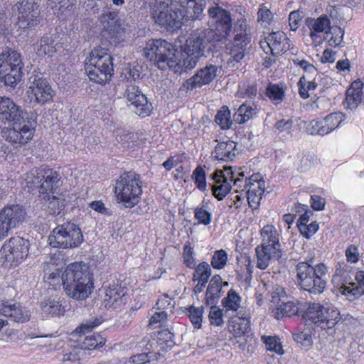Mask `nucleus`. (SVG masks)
<instances>
[{
  "label": "nucleus",
  "mask_w": 364,
  "mask_h": 364,
  "mask_svg": "<svg viewBox=\"0 0 364 364\" xmlns=\"http://www.w3.org/2000/svg\"><path fill=\"white\" fill-rule=\"evenodd\" d=\"M220 68L214 64L208 63L198 69L195 74L187 79L183 87L188 90H193L209 85L217 77Z\"/></svg>",
  "instance_id": "nucleus-19"
},
{
  "label": "nucleus",
  "mask_w": 364,
  "mask_h": 364,
  "mask_svg": "<svg viewBox=\"0 0 364 364\" xmlns=\"http://www.w3.org/2000/svg\"><path fill=\"white\" fill-rule=\"evenodd\" d=\"M183 263L188 268L193 269L196 266L195 257H193V249L190 242H186L183 247Z\"/></svg>",
  "instance_id": "nucleus-55"
},
{
  "label": "nucleus",
  "mask_w": 364,
  "mask_h": 364,
  "mask_svg": "<svg viewBox=\"0 0 364 364\" xmlns=\"http://www.w3.org/2000/svg\"><path fill=\"white\" fill-rule=\"evenodd\" d=\"M15 6L18 11L17 25L19 28L25 30L39 24L40 11L34 0H19Z\"/></svg>",
  "instance_id": "nucleus-18"
},
{
  "label": "nucleus",
  "mask_w": 364,
  "mask_h": 364,
  "mask_svg": "<svg viewBox=\"0 0 364 364\" xmlns=\"http://www.w3.org/2000/svg\"><path fill=\"white\" fill-rule=\"evenodd\" d=\"M58 43L50 34H45L40 41V47L38 50L39 55H53L58 50Z\"/></svg>",
  "instance_id": "nucleus-38"
},
{
  "label": "nucleus",
  "mask_w": 364,
  "mask_h": 364,
  "mask_svg": "<svg viewBox=\"0 0 364 364\" xmlns=\"http://www.w3.org/2000/svg\"><path fill=\"white\" fill-rule=\"evenodd\" d=\"M215 33L210 28H198L192 31L181 46L180 64L182 73L193 70L202 57H207L213 52V43L218 42Z\"/></svg>",
  "instance_id": "nucleus-3"
},
{
  "label": "nucleus",
  "mask_w": 364,
  "mask_h": 364,
  "mask_svg": "<svg viewBox=\"0 0 364 364\" xmlns=\"http://www.w3.org/2000/svg\"><path fill=\"white\" fill-rule=\"evenodd\" d=\"M156 341V343L161 347V349L164 350L171 349L176 345L174 335L168 328H163L158 331Z\"/></svg>",
  "instance_id": "nucleus-40"
},
{
  "label": "nucleus",
  "mask_w": 364,
  "mask_h": 364,
  "mask_svg": "<svg viewBox=\"0 0 364 364\" xmlns=\"http://www.w3.org/2000/svg\"><path fill=\"white\" fill-rule=\"evenodd\" d=\"M264 181L261 179L259 173L253 174L249 178H245L244 189L247 195L249 206L252 210L259 208L262 196L264 193Z\"/></svg>",
  "instance_id": "nucleus-20"
},
{
  "label": "nucleus",
  "mask_w": 364,
  "mask_h": 364,
  "mask_svg": "<svg viewBox=\"0 0 364 364\" xmlns=\"http://www.w3.org/2000/svg\"><path fill=\"white\" fill-rule=\"evenodd\" d=\"M0 314L17 323L27 322L31 318V313L26 307L11 300L2 301L0 304Z\"/></svg>",
  "instance_id": "nucleus-21"
},
{
  "label": "nucleus",
  "mask_w": 364,
  "mask_h": 364,
  "mask_svg": "<svg viewBox=\"0 0 364 364\" xmlns=\"http://www.w3.org/2000/svg\"><path fill=\"white\" fill-rule=\"evenodd\" d=\"M26 215V209L19 204L7 205L0 210V241L23 223Z\"/></svg>",
  "instance_id": "nucleus-15"
},
{
  "label": "nucleus",
  "mask_w": 364,
  "mask_h": 364,
  "mask_svg": "<svg viewBox=\"0 0 364 364\" xmlns=\"http://www.w3.org/2000/svg\"><path fill=\"white\" fill-rule=\"evenodd\" d=\"M78 346L83 350H94L102 347L105 339L99 333H92L78 341Z\"/></svg>",
  "instance_id": "nucleus-36"
},
{
  "label": "nucleus",
  "mask_w": 364,
  "mask_h": 364,
  "mask_svg": "<svg viewBox=\"0 0 364 364\" xmlns=\"http://www.w3.org/2000/svg\"><path fill=\"white\" fill-rule=\"evenodd\" d=\"M24 179L31 188L39 187L40 200L50 199V195L58 194L61 185L59 173L46 167L32 168Z\"/></svg>",
  "instance_id": "nucleus-9"
},
{
  "label": "nucleus",
  "mask_w": 364,
  "mask_h": 364,
  "mask_svg": "<svg viewBox=\"0 0 364 364\" xmlns=\"http://www.w3.org/2000/svg\"><path fill=\"white\" fill-rule=\"evenodd\" d=\"M192 178L198 190L203 192L207 191L206 173L200 165L197 166L193 170Z\"/></svg>",
  "instance_id": "nucleus-47"
},
{
  "label": "nucleus",
  "mask_w": 364,
  "mask_h": 364,
  "mask_svg": "<svg viewBox=\"0 0 364 364\" xmlns=\"http://www.w3.org/2000/svg\"><path fill=\"white\" fill-rule=\"evenodd\" d=\"M30 242L28 240L17 236L9 239L1 250V258L5 267H16L28 255Z\"/></svg>",
  "instance_id": "nucleus-14"
},
{
  "label": "nucleus",
  "mask_w": 364,
  "mask_h": 364,
  "mask_svg": "<svg viewBox=\"0 0 364 364\" xmlns=\"http://www.w3.org/2000/svg\"><path fill=\"white\" fill-rule=\"evenodd\" d=\"M102 322V318H92L85 321L80 326H78L74 331V333L79 334L82 338L86 333L91 331L93 328L97 327Z\"/></svg>",
  "instance_id": "nucleus-50"
},
{
  "label": "nucleus",
  "mask_w": 364,
  "mask_h": 364,
  "mask_svg": "<svg viewBox=\"0 0 364 364\" xmlns=\"http://www.w3.org/2000/svg\"><path fill=\"white\" fill-rule=\"evenodd\" d=\"M355 279L357 283H349L348 285L343 284L340 290L343 294L350 300H354L364 295V271H357Z\"/></svg>",
  "instance_id": "nucleus-26"
},
{
  "label": "nucleus",
  "mask_w": 364,
  "mask_h": 364,
  "mask_svg": "<svg viewBox=\"0 0 364 364\" xmlns=\"http://www.w3.org/2000/svg\"><path fill=\"white\" fill-rule=\"evenodd\" d=\"M112 60L107 49L100 46L95 48L85 65L90 80L100 85L109 82L114 73Z\"/></svg>",
  "instance_id": "nucleus-7"
},
{
  "label": "nucleus",
  "mask_w": 364,
  "mask_h": 364,
  "mask_svg": "<svg viewBox=\"0 0 364 364\" xmlns=\"http://www.w3.org/2000/svg\"><path fill=\"white\" fill-rule=\"evenodd\" d=\"M64 199L53 195H50V199L46 198V200H41V203L47 204L46 211L49 215H59L64 209Z\"/></svg>",
  "instance_id": "nucleus-43"
},
{
  "label": "nucleus",
  "mask_w": 364,
  "mask_h": 364,
  "mask_svg": "<svg viewBox=\"0 0 364 364\" xmlns=\"http://www.w3.org/2000/svg\"><path fill=\"white\" fill-rule=\"evenodd\" d=\"M141 176L134 171H124L116 180L114 194L119 204L127 208L136 205L142 194Z\"/></svg>",
  "instance_id": "nucleus-8"
},
{
  "label": "nucleus",
  "mask_w": 364,
  "mask_h": 364,
  "mask_svg": "<svg viewBox=\"0 0 364 364\" xmlns=\"http://www.w3.org/2000/svg\"><path fill=\"white\" fill-rule=\"evenodd\" d=\"M345 256L348 262H358L360 257L358 247L355 245H348L345 251Z\"/></svg>",
  "instance_id": "nucleus-61"
},
{
  "label": "nucleus",
  "mask_w": 364,
  "mask_h": 364,
  "mask_svg": "<svg viewBox=\"0 0 364 364\" xmlns=\"http://www.w3.org/2000/svg\"><path fill=\"white\" fill-rule=\"evenodd\" d=\"M194 218L198 220V224L208 225L212 221V213L203 205L194 209Z\"/></svg>",
  "instance_id": "nucleus-54"
},
{
  "label": "nucleus",
  "mask_w": 364,
  "mask_h": 364,
  "mask_svg": "<svg viewBox=\"0 0 364 364\" xmlns=\"http://www.w3.org/2000/svg\"><path fill=\"white\" fill-rule=\"evenodd\" d=\"M261 339L265 344L267 350L274 352L278 355L284 354V351L279 337L263 336Z\"/></svg>",
  "instance_id": "nucleus-49"
},
{
  "label": "nucleus",
  "mask_w": 364,
  "mask_h": 364,
  "mask_svg": "<svg viewBox=\"0 0 364 364\" xmlns=\"http://www.w3.org/2000/svg\"><path fill=\"white\" fill-rule=\"evenodd\" d=\"M24 65L21 54L14 48L8 46L0 50V68H9Z\"/></svg>",
  "instance_id": "nucleus-27"
},
{
  "label": "nucleus",
  "mask_w": 364,
  "mask_h": 364,
  "mask_svg": "<svg viewBox=\"0 0 364 364\" xmlns=\"http://www.w3.org/2000/svg\"><path fill=\"white\" fill-rule=\"evenodd\" d=\"M207 0H174L154 14L155 22L167 31L174 32L189 21L200 20L204 16Z\"/></svg>",
  "instance_id": "nucleus-2"
},
{
  "label": "nucleus",
  "mask_w": 364,
  "mask_h": 364,
  "mask_svg": "<svg viewBox=\"0 0 364 364\" xmlns=\"http://www.w3.org/2000/svg\"><path fill=\"white\" fill-rule=\"evenodd\" d=\"M187 313L191 322L196 329H200L202 326L203 315L204 312V307H196L194 306H190L186 308Z\"/></svg>",
  "instance_id": "nucleus-46"
},
{
  "label": "nucleus",
  "mask_w": 364,
  "mask_h": 364,
  "mask_svg": "<svg viewBox=\"0 0 364 364\" xmlns=\"http://www.w3.org/2000/svg\"><path fill=\"white\" fill-rule=\"evenodd\" d=\"M208 14L210 18L215 20V28L213 29L218 42L225 43L232 30L230 12L215 4L208 8Z\"/></svg>",
  "instance_id": "nucleus-17"
},
{
  "label": "nucleus",
  "mask_w": 364,
  "mask_h": 364,
  "mask_svg": "<svg viewBox=\"0 0 364 364\" xmlns=\"http://www.w3.org/2000/svg\"><path fill=\"white\" fill-rule=\"evenodd\" d=\"M273 18V14L269 9L265 6V4H262L257 11V21L262 25L264 24L265 26L269 25Z\"/></svg>",
  "instance_id": "nucleus-59"
},
{
  "label": "nucleus",
  "mask_w": 364,
  "mask_h": 364,
  "mask_svg": "<svg viewBox=\"0 0 364 364\" xmlns=\"http://www.w3.org/2000/svg\"><path fill=\"white\" fill-rule=\"evenodd\" d=\"M319 225L316 222H312L306 225H301L299 229L300 233L306 239H309L318 230Z\"/></svg>",
  "instance_id": "nucleus-62"
},
{
  "label": "nucleus",
  "mask_w": 364,
  "mask_h": 364,
  "mask_svg": "<svg viewBox=\"0 0 364 364\" xmlns=\"http://www.w3.org/2000/svg\"><path fill=\"white\" fill-rule=\"evenodd\" d=\"M237 146V143L232 140L221 141L215 146L212 155L218 161L230 162L240 154Z\"/></svg>",
  "instance_id": "nucleus-22"
},
{
  "label": "nucleus",
  "mask_w": 364,
  "mask_h": 364,
  "mask_svg": "<svg viewBox=\"0 0 364 364\" xmlns=\"http://www.w3.org/2000/svg\"><path fill=\"white\" fill-rule=\"evenodd\" d=\"M167 322V313L165 311H156L149 319V326L151 328L162 327Z\"/></svg>",
  "instance_id": "nucleus-57"
},
{
  "label": "nucleus",
  "mask_w": 364,
  "mask_h": 364,
  "mask_svg": "<svg viewBox=\"0 0 364 364\" xmlns=\"http://www.w3.org/2000/svg\"><path fill=\"white\" fill-rule=\"evenodd\" d=\"M27 95L33 105H44L53 102L55 95L49 80L39 75H32L28 79Z\"/></svg>",
  "instance_id": "nucleus-13"
},
{
  "label": "nucleus",
  "mask_w": 364,
  "mask_h": 364,
  "mask_svg": "<svg viewBox=\"0 0 364 364\" xmlns=\"http://www.w3.org/2000/svg\"><path fill=\"white\" fill-rule=\"evenodd\" d=\"M223 280L219 274H215L210 280L205 292L206 305L217 304L222 296Z\"/></svg>",
  "instance_id": "nucleus-30"
},
{
  "label": "nucleus",
  "mask_w": 364,
  "mask_h": 364,
  "mask_svg": "<svg viewBox=\"0 0 364 364\" xmlns=\"http://www.w3.org/2000/svg\"><path fill=\"white\" fill-rule=\"evenodd\" d=\"M363 83L360 80L352 82L346 90L343 105L347 109L354 110L362 102Z\"/></svg>",
  "instance_id": "nucleus-24"
},
{
  "label": "nucleus",
  "mask_w": 364,
  "mask_h": 364,
  "mask_svg": "<svg viewBox=\"0 0 364 364\" xmlns=\"http://www.w3.org/2000/svg\"><path fill=\"white\" fill-rule=\"evenodd\" d=\"M0 121L8 125L1 136L15 147L31 141L37 127V115L16 104L9 97H0Z\"/></svg>",
  "instance_id": "nucleus-1"
},
{
  "label": "nucleus",
  "mask_w": 364,
  "mask_h": 364,
  "mask_svg": "<svg viewBox=\"0 0 364 364\" xmlns=\"http://www.w3.org/2000/svg\"><path fill=\"white\" fill-rule=\"evenodd\" d=\"M276 311L274 313L277 319H280L284 316L291 317L298 314L299 307L294 301H282L280 304H277Z\"/></svg>",
  "instance_id": "nucleus-42"
},
{
  "label": "nucleus",
  "mask_w": 364,
  "mask_h": 364,
  "mask_svg": "<svg viewBox=\"0 0 364 364\" xmlns=\"http://www.w3.org/2000/svg\"><path fill=\"white\" fill-rule=\"evenodd\" d=\"M228 262V254L225 250L221 249L215 251L212 256L210 264L213 269H222Z\"/></svg>",
  "instance_id": "nucleus-53"
},
{
  "label": "nucleus",
  "mask_w": 364,
  "mask_h": 364,
  "mask_svg": "<svg viewBox=\"0 0 364 364\" xmlns=\"http://www.w3.org/2000/svg\"><path fill=\"white\" fill-rule=\"evenodd\" d=\"M128 299L127 290L118 285L109 286L106 288L105 305L108 308L116 309L122 304H126Z\"/></svg>",
  "instance_id": "nucleus-23"
},
{
  "label": "nucleus",
  "mask_w": 364,
  "mask_h": 364,
  "mask_svg": "<svg viewBox=\"0 0 364 364\" xmlns=\"http://www.w3.org/2000/svg\"><path fill=\"white\" fill-rule=\"evenodd\" d=\"M233 331L236 337H241L250 331V321L248 318L237 317L232 321Z\"/></svg>",
  "instance_id": "nucleus-48"
},
{
  "label": "nucleus",
  "mask_w": 364,
  "mask_h": 364,
  "mask_svg": "<svg viewBox=\"0 0 364 364\" xmlns=\"http://www.w3.org/2000/svg\"><path fill=\"white\" fill-rule=\"evenodd\" d=\"M41 309L45 313L52 316L63 315L65 311V306L63 305V301L55 297H50L42 302Z\"/></svg>",
  "instance_id": "nucleus-34"
},
{
  "label": "nucleus",
  "mask_w": 364,
  "mask_h": 364,
  "mask_svg": "<svg viewBox=\"0 0 364 364\" xmlns=\"http://www.w3.org/2000/svg\"><path fill=\"white\" fill-rule=\"evenodd\" d=\"M331 21L326 15H321L316 19L308 18L306 19V25L311 30V36H313V31L316 33H321L328 31L332 29L330 26Z\"/></svg>",
  "instance_id": "nucleus-35"
},
{
  "label": "nucleus",
  "mask_w": 364,
  "mask_h": 364,
  "mask_svg": "<svg viewBox=\"0 0 364 364\" xmlns=\"http://www.w3.org/2000/svg\"><path fill=\"white\" fill-rule=\"evenodd\" d=\"M259 109L255 103L242 104L233 114V120L237 124H244L257 117Z\"/></svg>",
  "instance_id": "nucleus-31"
},
{
  "label": "nucleus",
  "mask_w": 364,
  "mask_h": 364,
  "mask_svg": "<svg viewBox=\"0 0 364 364\" xmlns=\"http://www.w3.org/2000/svg\"><path fill=\"white\" fill-rule=\"evenodd\" d=\"M261 236L262 241L259 246L272 247L276 250H281V245L279 242V234L274 225H264L261 230Z\"/></svg>",
  "instance_id": "nucleus-32"
},
{
  "label": "nucleus",
  "mask_w": 364,
  "mask_h": 364,
  "mask_svg": "<svg viewBox=\"0 0 364 364\" xmlns=\"http://www.w3.org/2000/svg\"><path fill=\"white\" fill-rule=\"evenodd\" d=\"M44 277L43 279L46 283L48 284V289H56L62 284V273L58 269L55 268L54 271H48L44 267Z\"/></svg>",
  "instance_id": "nucleus-45"
},
{
  "label": "nucleus",
  "mask_w": 364,
  "mask_h": 364,
  "mask_svg": "<svg viewBox=\"0 0 364 364\" xmlns=\"http://www.w3.org/2000/svg\"><path fill=\"white\" fill-rule=\"evenodd\" d=\"M257 258V267L260 269H265L269 264L272 259H279L282 256L281 250H276L272 247H265L258 245L255 248Z\"/></svg>",
  "instance_id": "nucleus-29"
},
{
  "label": "nucleus",
  "mask_w": 364,
  "mask_h": 364,
  "mask_svg": "<svg viewBox=\"0 0 364 364\" xmlns=\"http://www.w3.org/2000/svg\"><path fill=\"white\" fill-rule=\"evenodd\" d=\"M83 240L81 228L72 221L58 225L48 237L50 245L55 248H75L80 246Z\"/></svg>",
  "instance_id": "nucleus-11"
},
{
  "label": "nucleus",
  "mask_w": 364,
  "mask_h": 364,
  "mask_svg": "<svg viewBox=\"0 0 364 364\" xmlns=\"http://www.w3.org/2000/svg\"><path fill=\"white\" fill-rule=\"evenodd\" d=\"M144 55L162 70L168 68L181 74L179 52L175 46L163 39L149 40Z\"/></svg>",
  "instance_id": "nucleus-6"
},
{
  "label": "nucleus",
  "mask_w": 364,
  "mask_h": 364,
  "mask_svg": "<svg viewBox=\"0 0 364 364\" xmlns=\"http://www.w3.org/2000/svg\"><path fill=\"white\" fill-rule=\"evenodd\" d=\"M302 17L303 12L299 10L293 11L290 13L289 16V24L291 31H296L298 29Z\"/></svg>",
  "instance_id": "nucleus-63"
},
{
  "label": "nucleus",
  "mask_w": 364,
  "mask_h": 364,
  "mask_svg": "<svg viewBox=\"0 0 364 364\" xmlns=\"http://www.w3.org/2000/svg\"><path fill=\"white\" fill-rule=\"evenodd\" d=\"M241 296L233 289H230L227 296L222 299V305L227 310L237 311L240 306Z\"/></svg>",
  "instance_id": "nucleus-44"
},
{
  "label": "nucleus",
  "mask_w": 364,
  "mask_h": 364,
  "mask_svg": "<svg viewBox=\"0 0 364 364\" xmlns=\"http://www.w3.org/2000/svg\"><path fill=\"white\" fill-rule=\"evenodd\" d=\"M24 65L0 68V81L6 87L14 88L22 79Z\"/></svg>",
  "instance_id": "nucleus-28"
},
{
  "label": "nucleus",
  "mask_w": 364,
  "mask_h": 364,
  "mask_svg": "<svg viewBox=\"0 0 364 364\" xmlns=\"http://www.w3.org/2000/svg\"><path fill=\"white\" fill-rule=\"evenodd\" d=\"M214 121L223 130L231 129L235 122L231 119V113L227 106L220 107L215 116Z\"/></svg>",
  "instance_id": "nucleus-39"
},
{
  "label": "nucleus",
  "mask_w": 364,
  "mask_h": 364,
  "mask_svg": "<svg viewBox=\"0 0 364 364\" xmlns=\"http://www.w3.org/2000/svg\"><path fill=\"white\" fill-rule=\"evenodd\" d=\"M296 284L301 291L310 295H318L323 292L327 282L328 267L323 263H318L313 258L301 261L296 265Z\"/></svg>",
  "instance_id": "nucleus-5"
},
{
  "label": "nucleus",
  "mask_w": 364,
  "mask_h": 364,
  "mask_svg": "<svg viewBox=\"0 0 364 364\" xmlns=\"http://www.w3.org/2000/svg\"><path fill=\"white\" fill-rule=\"evenodd\" d=\"M292 126H293L292 119H282L281 120L277 121L274 124V127L276 130L279 131V132H289L292 128Z\"/></svg>",
  "instance_id": "nucleus-64"
},
{
  "label": "nucleus",
  "mask_w": 364,
  "mask_h": 364,
  "mask_svg": "<svg viewBox=\"0 0 364 364\" xmlns=\"http://www.w3.org/2000/svg\"><path fill=\"white\" fill-rule=\"evenodd\" d=\"M286 88L287 87L284 84L269 82L266 88V95L277 105L283 101Z\"/></svg>",
  "instance_id": "nucleus-41"
},
{
  "label": "nucleus",
  "mask_w": 364,
  "mask_h": 364,
  "mask_svg": "<svg viewBox=\"0 0 364 364\" xmlns=\"http://www.w3.org/2000/svg\"><path fill=\"white\" fill-rule=\"evenodd\" d=\"M152 348L153 342H148L146 345V350H147L148 352L142 353L132 356L131 358L132 363L134 364H144L149 362L152 358V352L151 351Z\"/></svg>",
  "instance_id": "nucleus-58"
},
{
  "label": "nucleus",
  "mask_w": 364,
  "mask_h": 364,
  "mask_svg": "<svg viewBox=\"0 0 364 364\" xmlns=\"http://www.w3.org/2000/svg\"><path fill=\"white\" fill-rule=\"evenodd\" d=\"M325 119L332 132L341 125L346 119V114L342 112H333L326 116Z\"/></svg>",
  "instance_id": "nucleus-56"
},
{
  "label": "nucleus",
  "mask_w": 364,
  "mask_h": 364,
  "mask_svg": "<svg viewBox=\"0 0 364 364\" xmlns=\"http://www.w3.org/2000/svg\"><path fill=\"white\" fill-rule=\"evenodd\" d=\"M210 178L213 180V195L218 200H222L230 191L232 186L223 172L220 170L215 171L210 175Z\"/></svg>",
  "instance_id": "nucleus-25"
},
{
  "label": "nucleus",
  "mask_w": 364,
  "mask_h": 364,
  "mask_svg": "<svg viewBox=\"0 0 364 364\" xmlns=\"http://www.w3.org/2000/svg\"><path fill=\"white\" fill-rule=\"evenodd\" d=\"M326 33H332L333 36L328 41L329 45L333 46H340L343 41V36L345 33L344 29L338 27L336 28H332L331 30L328 31H325Z\"/></svg>",
  "instance_id": "nucleus-60"
},
{
  "label": "nucleus",
  "mask_w": 364,
  "mask_h": 364,
  "mask_svg": "<svg viewBox=\"0 0 364 364\" xmlns=\"http://www.w3.org/2000/svg\"><path fill=\"white\" fill-rule=\"evenodd\" d=\"M302 318L322 329L333 328L341 318L337 309L319 303H310Z\"/></svg>",
  "instance_id": "nucleus-12"
},
{
  "label": "nucleus",
  "mask_w": 364,
  "mask_h": 364,
  "mask_svg": "<svg viewBox=\"0 0 364 364\" xmlns=\"http://www.w3.org/2000/svg\"><path fill=\"white\" fill-rule=\"evenodd\" d=\"M211 273L212 271L209 264L206 262H202L199 263L197 267L196 266L193 280L194 282H196V279L208 281Z\"/></svg>",
  "instance_id": "nucleus-51"
},
{
  "label": "nucleus",
  "mask_w": 364,
  "mask_h": 364,
  "mask_svg": "<svg viewBox=\"0 0 364 364\" xmlns=\"http://www.w3.org/2000/svg\"><path fill=\"white\" fill-rule=\"evenodd\" d=\"M210 312L208 315L210 323L212 326H221L224 323L223 310L216 304H210Z\"/></svg>",
  "instance_id": "nucleus-52"
},
{
  "label": "nucleus",
  "mask_w": 364,
  "mask_h": 364,
  "mask_svg": "<svg viewBox=\"0 0 364 364\" xmlns=\"http://www.w3.org/2000/svg\"><path fill=\"white\" fill-rule=\"evenodd\" d=\"M292 337L301 348L307 350L313 344L312 330L309 328L297 329L295 332L292 333Z\"/></svg>",
  "instance_id": "nucleus-37"
},
{
  "label": "nucleus",
  "mask_w": 364,
  "mask_h": 364,
  "mask_svg": "<svg viewBox=\"0 0 364 364\" xmlns=\"http://www.w3.org/2000/svg\"><path fill=\"white\" fill-rule=\"evenodd\" d=\"M62 285L66 294L75 300H85L92 292V278L83 262L70 264L62 273Z\"/></svg>",
  "instance_id": "nucleus-4"
},
{
  "label": "nucleus",
  "mask_w": 364,
  "mask_h": 364,
  "mask_svg": "<svg viewBox=\"0 0 364 364\" xmlns=\"http://www.w3.org/2000/svg\"><path fill=\"white\" fill-rule=\"evenodd\" d=\"M237 32L232 41L226 44V49L232 61L240 63L245 55L250 53L251 48L252 35L250 28L245 25L244 28Z\"/></svg>",
  "instance_id": "nucleus-16"
},
{
  "label": "nucleus",
  "mask_w": 364,
  "mask_h": 364,
  "mask_svg": "<svg viewBox=\"0 0 364 364\" xmlns=\"http://www.w3.org/2000/svg\"><path fill=\"white\" fill-rule=\"evenodd\" d=\"M141 66L139 65L130 68L127 80L130 83L127 85L125 97L130 102L132 111L139 117L145 118L153 112L152 103L137 85L132 84V81L136 82L141 78Z\"/></svg>",
  "instance_id": "nucleus-10"
},
{
  "label": "nucleus",
  "mask_w": 364,
  "mask_h": 364,
  "mask_svg": "<svg viewBox=\"0 0 364 364\" xmlns=\"http://www.w3.org/2000/svg\"><path fill=\"white\" fill-rule=\"evenodd\" d=\"M284 39L289 40L282 31L272 32L265 38L264 43L272 55H276L285 50L282 44Z\"/></svg>",
  "instance_id": "nucleus-33"
}]
</instances>
